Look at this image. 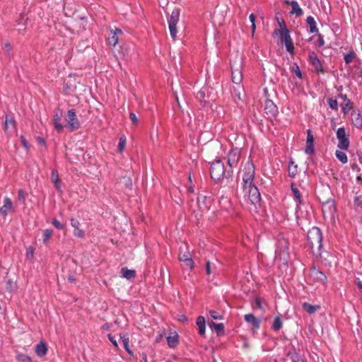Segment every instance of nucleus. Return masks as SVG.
<instances>
[{
	"instance_id": "nucleus-1",
	"label": "nucleus",
	"mask_w": 362,
	"mask_h": 362,
	"mask_svg": "<svg viewBox=\"0 0 362 362\" xmlns=\"http://www.w3.org/2000/svg\"><path fill=\"white\" fill-rule=\"evenodd\" d=\"M308 240L310 247L314 255L316 256L321 255V249L322 247V232L317 227H313L308 233Z\"/></svg>"
},
{
	"instance_id": "nucleus-2",
	"label": "nucleus",
	"mask_w": 362,
	"mask_h": 362,
	"mask_svg": "<svg viewBox=\"0 0 362 362\" xmlns=\"http://www.w3.org/2000/svg\"><path fill=\"white\" fill-rule=\"evenodd\" d=\"M211 177L213 180L218 181L221 179L230 177L232 174L229 170H226L223 162L220 159L214 160L211 165Z\"/></svg>"
},
{
	"instance_id": "nucleus-3",
	"label": "nucleus",
	"mask_w": 362,
	"mask_h": 362,
	"mask_svg": "<svg viewBox=\"0 0 362 362\" xmlns=\"http://www.w3.org/2000/svg\"><path fill=\"white\" fill-rule=\"evenodd\" d=\"M243 193L245 198L252 204L256 205L260 202V193L253 182L243 184Z\"/></svg>"
},
{
	"instance_id": "nucleus-4",
	"label": "nucleus",
	"mask_w": 362,
	"mask_h": 362,
	"mask_svg": "<svg viewBox=\"0 0 362 362\" xmlns=\"http://www.w3.org/2000/svg\"><path fill=\"white\" fill-rule=\"evenodd\" d=\"M241 158V150L238 148L231 149L227 156V165L231 174L233 170L238 167V163Z\"/></svg>"
},
{
	"instance_id": "nucleus-5",
	"label": "nucleus",
	"mask_w": 362,
	"mask_h": 362,
	"mask_svg": "<svg viewBox=\"0 0 362 362\" xmlns=\"http://www.w3.org/2000/svg\"><path fill=\"white\" fill-rule=\"evenodd\" d=\"M281 30L279 31L280 33L281 41L282 43L285 44L286 50L288 52L292 53L293 52L294 47L289 31L284 24H283V25H281Z\"/></svg>"
},
{
	"instance_id": "nucleus-6",
	"label": "nucleus",
	"mask_w": 362,
	"mask_h": 362,
	"mask_svg": "<svg viewBox=\"0 0 362 362\" xmlns=\"http://www.w3.org/2000/svg\"><path fill=\"white\" fill-rule=\"evenodd\" d=\"M242 172L243 184L253 182L255 177V166L250 160H247L245 163Z\"/></svg>"
},
{
	"instance_id": "nucleus-7",
	"label": "nucleus",
	"mask_w": 362,
	"mask_h": 362,
	"mask_svg": "<svg viewBox=\"0 0 362 362\" xmlns=\"http://www.w3.org/2000/svg\"><path fill=\"white\" fill-rule=\"evenodd\" d=\"M66 120L67 122L66 127L71 132L80 128V122L74 110L71 109L67 111Z\"/></svg>"
},
{
	"instance_id": "nucleus-8",
	"label": "nucleus",
	"mask_w": 362,
	"mask_h": 362,
	"mask_svg": "<svg viewBox=\"0 0 362 362\" xmlns=\"http://www.w3.org/2000/svg\"><path fill=\"white\" fill-rule=\"evenodd\" d=\"M232 69V81L234 83L239 85L243 81L242 59L240 58L238 62L230 64Z\"/></svg>"
},
{
	"instance_id": "nucleus-9",
	"label": "nucleus",
	"mask_w": 362,
	"mask_h": 362,
	"mask_svg": "<svg viewBox=\"0 0 362 362\" xmlns=\"http://www.w3.org/2000/svg\"><path fill=\"white\" fill-rule=\"evenodd\" d=\"M337 137L339 140L337 147L340 149H348L349 147V139L344 127H340L337 129Z\"/></svg>"
},
{
	"instance_id": "nucleus-10",
	"label": "nucleus",
	"mask_w": 362,
	"mask_h": 362,
	"mask_svg": "<svg viewBox=\"0 0 362 362\" xmlns=\"http://www.w3.org/2000/svg\"><path fill=\"white\" fill-rule=\"evenodd\" d=\"M211 200L210 197H208L203 194H199L197 197V207L201 212V214L209 209Z\"/></svg>"
},
{
	"instance_id": "nucleus-11",
	"label": "nucleus",
	"mask_w": 362,
	"mask_h": 362,
	"mask_svg": "<svg viewBox=\"0 0 362 362\" xmlns=\"http://www.w3.org/2000/svg\"><path fill=\"white\" fill-rule=\"evenodd\" d=\"M179 259L181 262H184L185 265L189 267L190 269L194 267V262L192 259L191 254L186 246H185V250L180 247V252L179 255Z\"/></svg>"
},
{
	"instance_id": "nucleus-12",
	"label": "nucleus",
	"mask_w": 362,
	"mask_h": 362,
	"mask_svg": "<svg viewBox=\"0 0 362 362\" xmlns=\"http://www.w3.org/2000/svg\"><path fill=\"white\" fill-rule=\"evenodd\" d=\"M291 191L293 193V196L296 202V218H298L301 215L300 211V205L303 204V199L301 198V194L300 191L296 187L293 185H291Z\"/></svg>"
},
{
	"instance_id": "nucleus-13",
	"label": "nucleus",
	"mask_w": 362,
	"mask_h": 362,
	"mask_svg": "<svg viewBox=\"0 0 362 362\" xmlns=\"http://www.w3.org/2000/svg\"><path fill=\"white\" fill-rule=\"evenodd\" d=\"M264 112L269 117H275L278 114V107L271 100H266Z\"/></svg>"
},
{
	"instance_id": "nucleus-14",
	"label": "nucleus",
	"mask_w": 362,
	"mask_h": 362,
	"mask_svg": "<svg viewBox=\"0 0 362 362\" xmlns=\"http://www.w3.org/2000/svg\"><path fill=\"white\" fill-rule=\"evenodd\" d=\"M13 210V202L8 197L3 199V205L0 207V214L5 218L7 214Z\"/></svg>"
},
{
	"instance_id": "nucleus-15",
	"label": "nucleus",
	"mask_w": 362,
	"mask_h": 362,
	"mask_svg": "<svg viewBox=\"0 0 362 362\" xmlns=\"http://www.w3.org/2000/svg\"><path fill=\"white\" fill-rule=\"evenodd\" d=\"M310 276L313 280L320 282L323 284H325L327 280L325 274L316 268H313L310 270Z\"/></svg>"
},
{
	"instance_id": "nucleus-16",
	"label": "nucleus",
	"mask_w": 362,
	"mask_h": 362,
	"mask_svg": "<svg viewBox=\"0 0 362 362\" xmlns=\"http://www.w3.org/2000/svg\"><path fill=\"white\" fill-rule=\"evenodd\" d=\"M16 129V122L13 117L6 115L4 122V130L7 134L13 133Z\"/></svg>"
},
{
	"instance_id": "nucleus-17",
	"label": "nucleus",
	"mask_w": 362,
	"mask_h": 362,
	"mask_svg": "<svg viewBox=\"0 0 362 362\" xmlns=\"http://www.w3.org/2000/svg\"><path fill=\"white\" fill-rule=\"evenodd\" d=\"M122 33V30L119 28L111 29L110 30V36H109L107 39L108 44L113 47L116 46V45L119 42L118 35Z\"/></svg>"
},
{
	"instance_id": "nucleus-18",
	"label": "nucleus",
	"mask_w": 362,
	"mask_h": 362,
	"mask_svg": "<svg viewBox=\"0 0 362 362\" xmlns=\"http://www.w3.org/2000/svg\"><path fill=\"white\" fill-rule=\"evenodd\" d=\"M62 117V110H59L54 112V115L53 117V124H54V127L57 132H62L64 129V126L60 122Z\"/></svg>"
},
{
	"instance_id": "nucleus-19",
	"label": "nucleus",
	"mask_w": 362,
	"mask_h": 362,
	"mask_svg": "<svg viewBox=\"0 0 362 362\" xmlns=\"http://www.w3.org/2000/svg\"><path fill=\"white\" fill-rule=\"evenodd\" d=\"M309 60L313 64V66L315 67V70L317 71H322V66L320 63V61L317 57V54L314 52H309Z\"/></svg>"
},
{
	"instance_id": "nucleus-20",
	"label": "nucleus",
	"mask_w": 362,
	"mask_h": 362,
	"mask_svg": "<svg viewBox=\"0 0 362 362\" xmlns=\"http://www.w3.org/2000/svg\"><path fill=\"white\" fill-rule=\"evenodd\" d=\"M244 319L246 321V322L250 324L253 328L258 329L260 326V320L257 318L252 314L245 315Z\"/></svg>"
},
{
	"instance_id": "nucleus-21",
	"label": "nucleus",
	"mask_w": 362,
	"mask_h": 362,
	"mask_svg": "<svg viewBox=\"0 0 362 362\" xmlns=\"http://www.w3.org/2000/svg\"><path fill=\"white\" fill-rule=\"evenodd\" d=\"M351 119L353 124L358 129L362 128V117L358 112H351Z\"/></svg>"
},
{
	"instance_id": "nucleus-22",
	"label": "nucleus",
	"mask_w": 362,
	"mask_h": 362,
	"mask_svg": "<svg viewBox=\"0 0 362 362\" xmlns=\"http://www.w3.org/2000/svg\"><path fill=\"white\" fill-rule=\"evenodd\" d=\"M35 352L39 357H43L47 354V345L44 341H40L35 346Z\"/></svg>"
},
{
	"instance_id": "nucleus-23",
	"label": "nucleus",
	"mask_w": 362,
	"mask_h": 362,
	"mask_svg": "<svg viewBox=\"0 0 362 362\" xmlns=\"http://www.w3.org/2000/svg\"><path fill=\"white\" fill-rule=\"evenodd\" d=\"M323 213H327L329 216H333L335 211V204L333 201H328L322 206Z\"/></svg>"
},
{
	"instance_id": "nucleus-24",
	"label": "nucleus",
	"mask_w": 362,
	"mask_h": 362,
	"mask_svg": "<svg viewBox=\"0 0 362 362\" xmlns=\"http://www.w3.org/2000/svg\"><path fill=\"white\" fill-rule=\"evenodd\" d=\"M287 4H290L291 6V13L295 14L297 16H300L303 14V10L300 7L298 3L296 1H292L291 2L286 1Z\"/></svg>"
},
{
	"instance_id": "nucleus-25",
	"label": "nucleus",
	"mask_w": 362,
	"mask_h": 362,
	"mask_svg": "<svg viewBox=\"0 0 362 362\" xmlns=\"http://www.w3.org/2000/svg\"><path fill=\"white\" fill-rule=\"evenodd\" d=\"M196 323L199 327V334L202 336L204 335L206 330L205 318L203 316H199L197 319Z\"/></svg>"
},
{
	"instance_id": "nucleus-26",
	"label": "nucleus",
	"mask_w": 362,
	"mask_h": 362,
	"mask_svg": "<svg viewBox=\"0 0 362 362\" xmlns=\"http://www.w3.org/2000/svg\"><path fill=\"white\" fill-rule=\"evenodd\" d=\"M121 274L123 278L130 280L135 277L136 272L134 269H128L127 267H123L121 269Z\"/></svg>"
},
{
	"instance_id": "nucleus-27",
	"label": "nucleus",
	"mask_w": 362,
	"mask_h": 362,
	"mask_svg": "<svg viewBox=\"0 0 362 362\" xmlns=\"http://www.w3.org/2000/svg\"><path fill=\"white\" fill-rule=\"evenodd\" d=\"M180 9H174L170 15V19L168 20V24L176 25L180 18Z\"/></svg>"
},
{
	"instance_id": "nucleus-28",
	"label": "nucleus",
	"mask_w": 362,
	"mask_h": 362,
	"mask_svg": "<svg viewBox=\"0 0 362 362\" xmlns=\"http://www.w3.org/2000/svg\"><path fill=\"white\" fill-rule=\"evenodd\" d=\"M166 339L168 344L170 348L175 347L178 344V335L176 333L167 337Z\"/></svg>"
},
{
	"instance_id": "nucleus-29",
	"label": "nucleus",
	"mask_w": 362,
	"mask_h": 362,
	"mask_svg": "<svg viewBox=\"0 0 362 362\" xmlns=\"http://www.w3.org/2000/svg\"><path fill=\"white\" fill-rule=\"evenodd\" d=\"M209 326L211 329H214L218 334L224 332V325L223 323H215L211 322L209 323Z\"/></svg>"
},
{
	"instance_id": "nucleus-30",
	"label": "nucleus",
	"mask_w": 362,
	"mask_h": 362,
	"mask_svg": "<svg viewBox=\"0 0 362 362\" xmlns=\"http://www.w3.org/2000/svg\"><path fill=\"white\" fill-rule=\"evenodd\" d=\"M306 22L310 27V32L311 33H317L318 31V29L316 25V22L313 17L308 16L306 19Z\"/></svg>"
},
{
	"instance_id": "nucleus-31",
	"label": "nucleus",
	"mask_w": 362,
	"mask_h": 362,
	"mask_svg": "<svg viewBox=\"0 0 362 362\" xmlns=\"http://www.w3.org/2000/svg\"><path fill=\"white\" fill-rule=\"evenodd\" d=\"M219 204L225 210H228L231 207V204L228 197L222 196L219 199Z\"/></svg>"
},
{
	"instance_id": "nucleus-32",
	"label": "nucleus",
	"mask_w": 362,
	"mask_h": 362,
	"mask_svg": "<svg viewBox=\"0 0 362 362\" xmlns=\"http://www.w3.org/2000/svg\"><path fill=\"white\" fill-rule=\"evenodd\" d=\"M282 325L283 322L281 318L277 316L274 318L272 327L274 331H278L282 327Z\"/></svg>"
},
{
	"instance_id": "nucleus-33",
	"label": "nucleus",
	"mask_w": 362,
	"mask_h": 362,
	"mask_svg": "<svg viewBox=\"0 0 362 362\" xmlns=\"http://www.w3.org/2000/svg\"><path fill=\"white\" fill-rule=\"evenodd\" d=\"M120 338L122 341V343H123V345H124V347L125 349V350L129 354H132V352L129 348V337L127 334H122V335H120Z\"/></svg>"
},
{
	"instance_id": "nucleus-34",
	"label": "nucleus",
	"mask_w": 362,
	"mask_h": 362,
	"mask_svg": "<svg viewBox=\"0 0 362 362\" xmlns=\"http://www.w3.org/2000/svg\"><path fill=\"white\" fill-rule=\"evenodd\" d=\"M303 308L309 314H313L317 310V308H319V306H314L310 303H304L303 304Z\"/></svg>"
},
{
	"instance_id": "nucleus-35",
	"label": "nucleus",
	"mask_w": 362,
	"mask_h": 362,
	"mask_svg": "<svg viewBox=\"0 0 362 362\" xmlns=\"http://www.w3.org/2000/svg\"><path fill=\"white\" fill-rule=\"evenodd\" d=\"M51 180L54 183L57 189H59V175L56 170H52L51 173Z\"/></svg>"
},
{
	"instance_id": "nucleus-36",
	"label": "nucleus",
	"mask_w": 362,
	"mask_h": 362,
	"mask_svg": "<svg viewBox=\"0 0 362 362\" xmlns=\"http://www.w3.org/2000/svg\"><path fill=\"white\" fill-rule=\"evenodd\" d=\"M335 155H336V157L337 158V159L339 160H340L342 163H347L348 158H347L346 154L344 152L339 151V150H337Z\"/></svg>"
},
{
	"instance_id": "nucleus-37",
	"label": "nucleus",
	"mask_w": 362,
	"mask_h": 362,
	"mask_svg": "<svg viewBox=\"0 0 362 362\" xmlns=\"http://www.w3.org/2000/svg\"><path fill=\"white\" fill-rule=\"evenodd\" d=\"M52 234H53V231L50 229H45L42 231L44 244L48 243Z\"/></svg>"
},
{
	"instance_id": "nucleus-38",
	"label": "nucleus",
	"mask_w": 362,
	"mask_h": 362,
	"mask_svg": "<svg viewBox=\"0 0 362 362\" xmlns=\"http://www.w3.org/2000/svg\"><path fill=\"white\" fill-rule=\"evenodd\" d=\"M16 360L19 362H33L31 358L24 354H18Z\"/></svg>"
},
{
	"instance_id": "nucleus-39",
	"label": "nucleus",
	"mask_w": 362,
	"mask_h": 362,
	"mask_svg": "<svg viewBox=\"0 0 362 362\" xmlns=\"http://www.w3.org/2000/svg\"><path fill=\"white\" fill-rule=\"evenodd\" d=\"M297 171V165H294L293 161H291L288 169L289 176L294 177L296 175Z\"/></svg>"
},
{
	"instance_id": "nucleus-40",
	"label": "nucleus",
	"mask_w": 362,
	"mask_h": 362,
	"mask_svg": "<svg viewBox=\"0 0 362 362\" xmlns=\"http://www.w3.org/2000/svg\"><path fill=\"white\" fill-rule=\"evenodd\" d=\"M288 355L291 356L292 362H306L305 358H303L302 356H300L296 352H294L293 354L290 353Z\"/></svg>"
},
{
	"instance_id": "nucleus-41",
	"label": "nucleus",
	"mask_w": 362,
	"mask_h": 362,
	"mask_svg": "<svg viewBox=\"0 0 362 362\" xmlns=\"http://www.w3.org/2000/svg\"><path fill=\"white\" fill-rule=\"evenodd\" d=\"M126 145V136H122L119 138V144H118V151L119 152H122L124 149Z\"/></svg>"
},
{
	"instance_id": "nucleus-42",
	"label": "nucleus",
	"mask_w": 362,
	"mask_h": 362,
	"mask_svg": "<svg viewBox=\"0 0 362 362\" xmlns=\"http://www.w3.org/2000/svg\"><path fill=\"white\" fill-rule=\"evenodd\" d=\"M209 314L214 320H221L223 318L222 315L216 310H210Z\"/></svg>"
},
{
	"instance_id": "nucleus-43",
	"label": "nucleus",
	"mask_w": 362,
	"mask_h": 362,
	"mask_svg": "<svg viewBox=\"0 0 362 362\" xmlns=\"http://www.w3.org/2000/svg\"><path fill=\"white\" fill-rule=\"evenodd\" d=\"M351 108L352 107L349 100H348L347 102H346V103L341 105V109L344 114H347L351 110Z\"/></svg>"
},
{
	"instance_id": "nucleus-44",
	"label": "nucleus",
	"mask_w": 362,
	"mask_h": 362,
	"mask_svg": "<svg viewBox=\"0 0 362 362\" xmlns=\"http://www.w3.org/2000/svg\"><path fill=\"white\" fill-rule=\"evenodd\" d=\"M34 251H35L34 247H33L31 246L28 247L26 249V254H25L26 258L28 259H32L34 257Z\"/></svg>"
},
{
	"instance_id": "nucleus-45",
	"label": "nucleus",
	"mask_w": 362,
	"mask_h": 362,
	"mask_svg": "<svg viewBox=\"0 0 362 362\" xmlns=\"http://www.w3.org/2000/svg\"><path fill=\"white\" fill-rule=\"evenodd\" d=\"M169 30H170V36L175 40L176 39L177 25H173V24L172 25L169 24Z\"/></svg>"
},
{
	"instance_id": "nucleus-46",
	"label": "nucleus",
	"mask_w": 362,
	"mask_h": 362,
	"mask_svg": "<svg viewBox=\"0 0 362 362\" xmlns=\"http://www.w3.org/2000/svg\"><path fill=\"white\" fill-rule=\"evenodd\" d=\"M328 104H329V107L331 109L334 110H337V109H338V102H337V100L329 98L328 100Z\"/></svg>"
},
{
	"instance_id": "nucleus-47",
	"label": "nucleus",
	"mask_w": 362,
	"mask_h": 362,
	"mask_svg": "<svg viewBox=\"0 0 362 362\" xmlns=\"http://www.w3.org/2000/svg\"><path fill=\"white\" fill-rule=\"evenodd\" d=\"M305 151L308 155L312 154L314 152L313 144H306V148Z\"/></svg>"
},
{
	"instance_id": "nucleus-48",
	"label": "nucleus",
	"mask_w": 362,
	"mask_h": 362,
	"mask_svg": "<svg viewBox=\"0 0 362 362\" xmlns=\"http://www.w3.org/2000/svg\"><path fill=\"white\" fill-rule=\"evenodd\" d=\"M354 57H355V54L353 53H350V54L345 55V57H344L345 62L346 64L351 63L353 61Z\"/></svg>"
},
{
	"instance_id": "nucleus-49",
	"label": "nucleus",
	"mask_w": 362,
	"mask_h": 362,
	"mask_svg": "<svg viewBox=\"0 0 362 362\" xmlns=\"http://www.w3.org/2000/svg\"><path fill=\"white\" fill-rule=\"evenodd\" d=\"M307 141H306V144H313V141H314V139H313V136L312 134V132L310 129H308L307 131Z\"/></svg>"
},
{
	"instance_id": "nucleus-50",
	"label": "nucleus",
	"mask_w": 362,
	"mask_h": 362,
	"mask_svg": "<svg viewBox=\"0 0 362 362\" xmlns=\"http://www.w3.org/2000/svg\"><path fill=\"white\" fill-rule=\"evenodd\" d=\"M74 234L76 237L82 238L84 236V231L81 229H79V228H75L74 231Z\"/></svg>"
},
{
	"instance_id": "nucleus-51",
	"label": "nucleus",
	"mask_w": 362,
	"mask_h": 362,
	"mask_svg": "<svg viewBox=\"0 0 362 362\" xmlns=\"http://www.w3.org/2000/svg\"><path fill=\"white\" fill-rule=\"evenodd\" d=\"M293 71L294 72L296 76H298V78H300L302 77V74H301L300 68L296 64L294 66H293Z\"/></svg>"
},
{
	"instance_id": "nucleus-52",
	"label": "nucleus",
	"mask_w": 362,
	"mask_h": 362,
	"mask_svg": "<svg viewBox=\"0 0 362 362\" xmlns=\"http://www.w3.org/2000/svg\"><path fill=\"white\" fill-rule=\"evenodd\" d=\"M52 223L53 224V226H54V227H56L58 229H63L64 228V225L62 223H61L57 219H54L52 222Z\"/></svg>"
},
{
	"instance_id": "nucleus-53",
	"label": "nucleus",
	"mask_w": 362,
	"mask_h": 362,
	"mask_svg": "<svg viewBox=\"0 0 362 362\" xmlns=\"http://www.w3.org/2000/svg\"><path fill=\"white\" fill-rule=\"evenodd\" d=\"M129 118H130L131 121L132 122V123L134 124H138L139 119H138L136 115L134 113L131 112L129 114Z\"/></svg>"
},
{
	"instance_id": "nucleus-54",
	"label": "nucleus",
	"mask_w": 362,
	"mask_h": 362,
	"mask_svg": "<svg viewBox=\"0 0 362 362\" xmlns=\"http://www.w3.org/2000/svg\"><path fill=\"white\" fill-rule=\"evenodd\" d=\"M108 337V339L109 340L112 342V344L114 345V346L115 347H118V344L116 341V339H115V337L112 336L111 334H109L107 335Z\"/></svg>"
},
{
	"instance_id": "nucleus-55",
	"label": "nucleus",
	"mask_w": 362,
	"mask_h": 362,
	"mask_svg": "<svg viewBox=\"0 0 362 362\" xmlns=\"http://www.w3.org/2000/svg\"><path fill=\"white\" fill-rule=\"evenodd\" d=\"M18 198L19 200L24 201L25 198V193L23 189H19L18 192Z\"/></svg>"
},
{
	"instance_id": "nucleus-56",
	"label": "nucleus",
	"mask_w": 362,
	"mask_h": 362,
	"mask_svg": "<svg viewBox=\"0 0 362 362\" xmlns=\"http://www.w3.org/2000/svg\"><path fill=\"white\" fill-rule=\"evenodd\" d=\"M79 221L77 220V219H75V218H71V225L72 227L75 228H78V226H79Z\"/></svg>"
},
{
	"instance_id": "nucleus-57",
	"label": "nucleus",
	"mask_w": 362,
	"mask_h": 362,
	"mask_svg": "<svg viewBox=\"0 0 362 362\" xmlns=\"http://www.w3.org/2000/svg\"><path fill=\"white\" fill-rule=\"evenodd\" d=\"M21 143H22L23 146H24V148L26 149H28V144L27 141L25 140V138L23 136H21Z\"/></svg>"
},
{
	"instance_id": "nucleus-58",
	"label": "nucleus",
	"mask_w": 362,
	"mask_h": 362,
	"mask_svg": "<svg viewBox=\"0 0 362 362\" xmlns=\"http://www.w3.org/2000/svg\"><path fill=\"white\" fill-rule=\"evenodd\" d=\"M255 307L259 309H262V303L259 298L255 300Z\"/></svg>"
},
{
	"instance_id": "nucleus-59",
	"label": "nucleus",
	"mask_w": 362,
	"mask_h": 362,
	"mask_svg": "<svg viewBox=\"0 0 362 362\" xmlns=\"http://www.w3.org/2000/svg\"><path fill=\"white\" fill-rule=\"evenodd\" d=\"M206 272L207 274H211V266H210V262H206Z\"/></svg>"
},
{
	"instance_id": "nucleus-60",
	"label": "nucleus",
	"mask_w": 362,
	"mask_h": 362,
	"mask_svg": "<svg viewBox=\"0 0 362 362\" xmlns=\"http://www.w3.org/2000/svg\"><path fill=\"white\" fill-rule=\"evenodd\" d=\"M249 19L250 21V22L252 23V24H253V23H255V14L253 13H251L249 16Z\"/></svg>"
},
{
	"instance_id": "nucleus-61",
	"label": "nucleus",
	"mask_w": 362,
	"mask_h": 362,
	"mask_svg": "<svg viewBox=\"0 0 362 362\" xmlns=\"http://www.w3.org/2000/svg\"><path fill=\"white\" fill-rule=\"evenodd\" d=\"M4 48L7 50V51H10L11 49V45L8 42L5 43L4 44Z\"/></svg>"
},
{
	"instance_id": "nucleus-62",
	"label": "nucleus",
	"mask_w": 362,
	"mask_h": 362,
	"mask_svg": "<svg viewBox=\"0 0 362 362\" xmlns=\"http://www.w3.org/2000/svg\"><path fill=\"white\" fill-rule=\"evenodd\" d=\"M124 180H125V183L127 185H132V182H131V180L127 177V178H124Z\"/></svg>"
},
{
	"instance_id": "nucleus-63",
	"label": "nucleus",
	"mask_w": 362,
	"mask_h": 362,
	"mask_svg": "<svg viewBox=\"0 0 362 362\" xmlns=\"http://www.w3.org/2000/svg\"><path fill=\"white\" fill-rule=\"evenodd\" d=\"M324 45V40L322 38L321 36H320V39H319V45L320 46H322Z\"/></svg>"
},
{
	"instance_id": "nucleus-64",
	"label": "nucleus",
	"mask_w": 362,
	"mask_h": 362,
	"mask_svg": "<svg viewBox=\"0 0 362 362\" xmlns=\"http://www.w3.org/2000/svg\"><path fill=\"white\" fill-rule=\"evenodd\" d=\"M179 320L180 321H183L184 322V321L187 320V317L185 315H182V316L180 317Z\"/></svg>"
}]
</instances>
